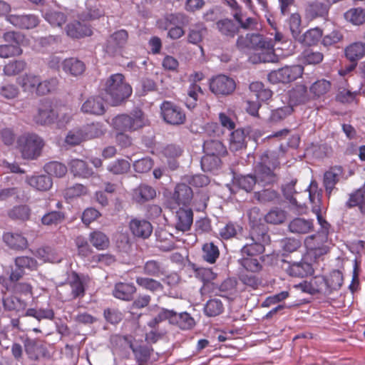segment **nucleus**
Masks as SVG:
<instances>
[{"mask_svg":"<svg viewBox=\"0 0 365 365\" xmlns=\"http://www.w3.org/2000/svg\"><path fill=\"white\" fill-rule=\"evenodd\" d=\"M279 165L277 158L265 153L261 155L260 160L255 167V175L251 174L245 175H235L232 180V192L237 189L249 192L254 186L258 184L261 186L273 185L278 180V177L274 170Z\"/></svg>","mask_w":365,"mask_h":365,"instance_id":"nucleus-1","label":"nucleus"},{"mask_svg":"<svg viewBox=\"0 0 365 365\" xmlns=\"http://www.w3.org/2000/svg\"><path fill=\"white\" fill-rule=\"evenodd\" d=\"M317 183L315 180L310 182L307 190L309 192V199L311 203L315 205L312 211L316 214L318 223L321 226V230L314 235L307 236L304 240V246L308 255L317 260L320 257L327 254L329 247L326 245L329 234V223L322 217L319 207L317 205L319 202V192L317 191Z\"/></svg>","mask_w":365,"mask_h":365,"instance_id":"nucleus-2","label":"nucleus"},{"mask_svg":"<svg viewBox=\"0 0 365 365\" xmlns=\"http://www.w3.org/2000/svg\"><path fill=\"white\" fill-rule=\"evenodd\" d=\"M237 46L240 49L249 48L257 51L256 55L251 57L253 63H269L277 61L272 40L259 34H247L246 36L238 37Z\"/></svg>","mask_w":365,"mask_h":365,"instance_id":"nucleus-3","label":"nucleus"},{"mask_svg":"<svg viewBox=\"0 0 365 365\" xmlns=\"http://www.w3.org/2000/svg\"><path fill=\"white\" fill-rule=\"evenodd\" d=\"M250 236L245 237V244L240 250L241 256H258L264 252V244L269 241V235L264 225L252 222Z\"/></svg>","mask_w":365,"mask_h":365,"instance_id":"nucleus-4","label":"nucleus"},{"mask_svg":"<svg viewBox=\"0 0 365 365\" xmlns=\"http://www.w3.org/2000/svg\"><path fill=\"white\" fill-rule=\"evenodd\" d=\"M106 101L115 106L121 103L132 93V88L124 81L120 73H115L108 78L103 86Z\"/></svg>","mask_w":365,"mask_h":365,"instance_id":"nucleus-5","label":"nucleus"},{"mask_svg":"<svg viewBox=\"0 0 365 365\" xmlns=\"http://www.w3.org/2000/svg\"><path fill=\"white\" fill-rule=\"evenodd\" d=\"M17 145L24 159L34 160L41 155L44 141L38 135L28 133L17 139Z\"/></svg>","mask_w":365,"mask_h":365,"instance_id":"nucleus-6","label":"nucleus"},{"mask_svg":"<svg viewBox=\"0 0 365 365\" xmlns=\"http://www.w3.org/2000/svg\"><path fill=\"white\" fill-rule=\"evenodd\" d=\"M203 150L205 153L201 160L202 168L212 170L217 168L220 160L219 156L224 155L227 153L225 146L217 139H207L204 141Z\"/></svg>","mask_w":365,"mask_h":365,"instance_id":"nucleus-7","label":"nucleus"},{"mask_svg":"<svg viewBox=\"0 0 365 365\" xmlns=\"http://www.w3.org/2000/svg\"><path fill=\"white\" fill-rule=\"evenodd\" d=\"M113 128L120 131H134L145 125V119L141 110H134L129 115L121 114L112 120Z\"/></svg>","mask_w":365,"mask_h":365,"instance_id":"nucleus-8","label":"nucleus"},{"mask_svg":"<svg viewBox=\"0 0 365 365\" xmlns=\"http://www.w3.org/2000/svg\"><path fill=\"white\" fill-rule=\"evenodd\" d=\"M304 71L300 65L286 66L277 71H272L268 74V80L272 83H287L302 76Z\"/></svg>","mask_w":365,"mask_h":365,"instance_id":"nucleus-9","label":"nucleus"},{"mask_svg":"<svg viewBox=\"0 0 365 365\" xmlns=\"http://www.w3.org/2000/svg\"><path fill=\"white\" fill-rule=\"evenodd\" d=\"M160 111L163 120L170 125H181L185 120L183 110L173 102L164 101L160 106Z\"/></svg>","mask_w":365,"mask_h":365,"instance_id":"nucleus-10","label":"nucleus"},{"mask_svg":"<svg viewBox=\"0 0 365 365\" xmlns=\"http://www.w3.org/2000/svg\"><path fill=\"white\" fill-rule=\"evenodd\" d=\"M56 115V108L52 103L48 100H43L41 102L33 120L39 125H51L55 123Z\"/></svg>","mask_w":365,"mask_h":365,"instance_id":"nucleus-11","label":"nucleus"},{"mask_svg":"<svg viewBox=\"0 0 365 365\" xmlns=\"http://www.w3.org/2000/svg\"><path fill=\"white\" fill-rule=\"evenodd\" d=\"M22 36L17 32H7L4 35V43L1 44V58L18 56L22 53L20 42Z\"/></svg>","mask_w":365,"mask_h":365,"instance_id":"nucleus-12","label":"nucleus"},{"mask_svg":"<svg viewBox=\"0 0 365 365\" xmlns=\"http://www.w3.org/2000/svg\"><path fill=\"white\" fill-rule=\"evenodd\" d=\"M236 88L235 81L225 75H217L210 81V91L215 95L227 96Z\"/></svg>","mask_w":365,"mask_h":365,"instance_id":"nucleus-13","label":"nucleus"},{"mask_svg":"<svg viewBox=\"0 0 365 365\" xmlns=\"http://www.w3.org/2000/svg\"><path fill=\"white\" fill-rule=\"evenodd\" d=\"M294 287L303 293L314 294L316 293L327 294L326 278L324 276H316L309 280H304L294 285Z\"/></svg>","mask_w":365,"mask_h":365,"instance_id":"nucleus-14","label":"nucleus"},{"mask_svg":"<svg viewBox=\"0 0 365 365\" xmlns=\"http://www.w3.org/2000/svg\"><path fill=\"white\" fill-rule=\"evenodd\" d=\"M16 269H13L10 279L11 281H18L25 273V270H33L37 267V262L31 257L22 256L15 259Z\"/></svg>","mask_w":365,"mask_h":365,"instance_id":"nucleus-15","label":"nucleus"},{"mask_svg":"<svg viewBox=\"0 0 365 365\" xmlns=\"http://www.w3.org/2000/svg\"><path fill=\"white\" fill-rule=\"evenodd\" d=\"M284 269L289 276L294 277H304L314 272L312 265L304 260L284 262Z\"/></svg>","mask_w":365,"mask_h":365,"instance_id":"nucleus-16","label":"nucleus"},{"mask_svg":"<svg viewBox=\"0 0 365 365\" xmlns=\"http://www.w3.org/2000/svg\"><path fill=\"white\" fill-rule=\"evenodd\" d=\"M6 20L16 27L25 29H33L39 23L38 17L33 14H9L6 16Z\"/></svg>","mask_w":365,"mask_h":365,"instance_id":"nucleus-17","label":"nucleus"},{"mask_svg":"<svg viewBox=\"0 0 365 365\" xmlns=\"http://www.w3.org/2000/svg\"><path fill=\"white\" fill-rule=\"evenodd\" d=\"M81 109L86 114L101 115L106 112L104 100L99 96H91L83 103Z\"/></svg>","mask_w":365,"mask_h":365,"instance_id":"nucleus-18","label":"nucleus"},{"mask_svg":"<svg viewBox=\"0 0 365 365\" xmlns=\"http://www.w3.org/2000/svg\"><path fill=\"white\" fill-rule=\"evenodd\" d=\"M129 228L132 234L137 237L146 239L153 232L150 222L145 219L134 218L130 221Z\"/></svg>","mask_w":365,"mask_h":365,"instance_id":"nucleus-19","label":"nucleus"},{"mask_svg":"<svg viewBox=\"0 0 365 365\" xmlns=\"http://www.w3.org/2000/svg\"><path fill=\"white\" fill-rule=\"evenodd\" d=\"M89 282V277L79 275L73 272L68 277V283L71 288V294L73 298L83 297L85 294L86 286Z\"/></svg>","mask_w":365,"mask_h":365,"instance_id":"nucleus-20","label":"nucleus"},{"mask_svg":"<svg viewBox=\"0 0 365 365\" xmlns=\"http://www.w3.org/2000/svg\"><path fill=\"white\" fill-rule=\"evenodd\" d=\"M193 222V212L190 208H180L175 215V227L178 230L188 231Z\"/></svg>","mask_w":365,"mask_h":365,"instance_id":"nucleus-21","label":"nucleus"},{"mask_svg":"<svg viewBox=\"0 0 365 365\" xmlns=\"http://www.w3.org/2000/svg\"><path fill=\"white\" fill-rule=\"evenodd\" d=\"M342 174L343 170L340 166L332 167L324 173L323 182L326 192L329 196L335 188V185L339 181Z\"/></svg>","mask_w":365,"mask_h":365,"instance_id":"nucleus-22","label":"nucleus"},{"mask_svg":"<svg viewBox=\"0 0 365 365\" xmlns=\"http://www.w3.org/2000/svg\"><path fill=\"white\" fill-rule=\"evenodd\" d=\"M166 21L175 26L169 29V37L173 39H178L184 34L182 29L178 24H183L187 21V17L185 14L180 13L170 14L166 17Z\"/></svg>","mask_w":365,"mask_h":365,"instance_id":"nucleus-23","label":"nucleus"},{"mask_svg":"<svg viewBox=\"0 0 365 365\" xmlns=\"http://www.w3.org/2000/svg\"><path fill=\"white\" fill-rule=\"evenodd\" d=\"M169 323L178 326L181 329H190L195 325V320L187 312L177 313L170 310Z\"/></svg>","mask_w":365,"mask_h":365,"instance_id":"nucleus-24","label":"nucleus"},{"mask_svg":"<svg viewBox=\"0 0 365 365\" xmlns=\"http://www.w3.org/2000/svg\"><path fill=\"white\" fill-rule=\"evenodd\" d=\"M26 182L31 187L39 191H46L49 190L53 185L51 177L47 175L26 176Z\"/></svg>","mask_w":365,"mask_h":365,"instance_id":"nucleus-25","label":"nucleus"},{"mask_svg":"<svg viewBox=\"0 0 365 365\" xmlns=\"http://www.w3.org/2000/svg\"><path fill=\"white\" fill-rule=\"evenodd\" d=\"M192 196V189L185 183H180L176 185L173 197L178 205H187Z\"/></svg>","mask_w":365,"mask_h":365,"instance_id":"nucleus-26","label":"nucleus"},{"mask_svg":"<svg viewBox=\"0 0 365 365\" xmlns=\"http://www.w3.org/2000/svg\"><path fill=\"white\" fill-rule=\"evenodd\" d=\"M289 231L296 234H307L314 230L313 220L297 217L289 225Z\"/></svg>","mask_w":365,"mask_h":365,"instance_id":"nucleus-27","label":"nucleus"},{"mask_svg":"<svg viewBox=\"0 0 365 365\" xmlns=\"http://www.w3.org/2000/svg\"><path fill=\"white\" fill-rule=\"evenodd\" d=\"M136 291V288L133 283L119 282L115 285L113 290V295L119 299L130 301Z\"/></svg>","mask_w":365,"mask_h":365,"instance_id":"nucleus-28","label":"nucleus"},{"mask_svg":"<svg viewBox=\"0 0 365 365\" xmlns=\"http://www.w3.org/2000/svg\"><path fill=\"white\" fill-rule=\"evenodd\" d=\"M86 9L85 12L79 15V19L83 21L98 19L104 14L103 10L96 0H87Z\"/></svg>","mask_w":365,"mask_h":365,"instance_id":"nucleus-29","label":"nucleus"},{"mask_svg":"<svg viewBox=\"0 0 365 365\" xmlns=\"http://www.w3.org/2000/svg\"><path fill=\"white\" fill-rule=\"evenodd\" d=\"M345 56L351 62H356L365 56V43L356 41L346 47Z\"/></svg>","mask_w":365,"mask_h":365,"instance_id":"nucleus-30","label":"nucleus"},{"mask_svg":"<svg viewBox=\"0 0 365 365\" xmlns=\"http://www.w3.org/2000/svg\"><path fill=\"white\" fill-rule=\"evenodd\" d=\"M128 32L121 29L113 33L108 39L107 51L113 52L116 48H121L125 45L128 40Z\"/></svg>","mask_w":365,"mask_h":365,"instance_id":"nucleus-31","label":"nucleus"},{"mask_svg":"<svg viewBox=\"0 0 365 365\" xmlns=\"http://www.w3.org/2000/svg\"><path fill=\"white\" fill-rule=\"evenodd\" d=\"M62 65L63 71L73 76L81 75L86 68L84 63L75 58L65 59Z\"/></svg>","mask_w":365,"mask_h":365,"instance_id":"nucleus-32","label":"nucleus"},{"mask_svg":"<svg viewBox=\"0 0 365 365\" xmlns=\"http://www.w3.org/2000/svg\"><path fill=\"white\" fill-rule=\"evenodd\" d=\"M133 195L136 202L143 203L153 199L156 195V191L150 185L141 184L133 190Z\"/></svg>","mask_w":365,"mask_h":365,"instance_id":"nucleus-33","label":"nucleus"},{"mask_svg":"<svg viewBox=\"0 0 365 365\" xmlns=\"http://www.w3.org/2000/svg\"><path fill=\"white\" fill-rule=\"evenodd\" d=\"M306 15L308 18L325 17L328 14L327 5L318 1L308 2L305 8Z\"/></svg>","mask_w":365,"mask_h":365,"instance_id":"nucleus-34","label":"nucleus"},{"mask_svg":"<svg viewBox=\"0 0 365 365\" xmlns=\"http://www.w3.org/2000/svg\"><path fill=\"white\" fill-rule=\"evenodd\" d=\"M86 140L99 138L105 134L106 128L100 122L91 123L81 127Z\"/></svg>","mask_w":365,"mask_h":365,"instance_id":"nucleus-35","label":"nucleus"},{"mask_svg":"<svg viewBox=\"0 0 365 365\" xmlns=\"http://www.w3.org/2000/svg\"><path fill=\"white\" fill-rule=\"evenodd\" d=\"M66 34L72 38H78L91 36L92 31L90 27L86 24H82L80 21H75L67 26Z\"/></svg>","mask_w":365,"mask_h":365,"instance_id":"nucleus-36","label":"nucleus"},{"mask_svg":"<svg viewBox=\"0 0 365 365\" xmlns=\"http://www.w3.org/2000/svg\"><path fill=\"white\" fill-rule=\"evenodd\" d=\"M69 166L71 172L75 176L87 178L93 174V170L82 160L73 159L70 161Z\"/></svg>","mask_w":365,"mask_h":365,"instance_id":"nucleus-37","label":"nucleus"},{"mask_svg":"<svg viewBox=\"0 0 365 365\" xmlns=\"http://www.w3.org/2000/svg\"><path fill=\"white\" fill-rule=\"evenodd\" d=\"M262 257L241 256L238 259L239 264L248 272H257L262 268Z\"/></svg>","mask_w":365,"mask_h":365,"instance_id":"nucleus-38","label":"nucleus"},{"mask_svg":"<svg viewBox=\"0 0 365 365\" xmlns=\"http://www.w3.org/2000/svg\"><path fill=\"white\" fill-rule=\"evenodd\" d=\"M4 242L11 249L23 250L27 247V240L20 234L7 232L3 236Z\"/></svg>","mask_w":365,"mask_h":365,"instance_id":"nucleus-39","label":"nucleus"},{"mask_svg":"<svg viewBox=\"0 0 365 365\" xmlns=\"http://www.w3.org/2000/svg\"><path fill=\"white\" fill-rule=\"evenodd\" d=\"M234 19L239 24L240 28L245 30H256L261 27L257 18L247 16L246 14L236 12Z\"/></svg>","mask_w":365,"mask_h":365,"instance_id":"nucleus-40","label":"nucleus"},{"mask_svg":"<svg viewBox=\"0 0 365 365\" xmlns=\"http://www.w3.org/2000/svg\"><path fill=\"white\" fill-rule=\"evenodd\" d=\"M246 148V135L244 130L232 131L230 138V148L232 151H239Z\"/></svg>","mask_w":365,"mask_h":365,"instance_id":"nucleus-41","label":"nucleus"},{"mask_svg":"<svg viewBox=\"0 0 365 365\" xmlns=\"http://www.w3.org/2000/svg\"><path fill=\"white\" fill-rule=\"evenodd\" d=\"M290 103L298 105L304 103L308 101L307 87L303 85H298L289 93Z\"/></svg>","mask_w":365,"mask_h":365,"instance_id":"nucleus-42","label":"nucleus"},{"mask_svg":"<svg viewBox=\"0 0 365 365\" xmlns=\"http://www.w3.org/2000/svg\"><path fill=\"white\" fill-rule=\"evenodd\" d=\"M143 273L146 275L160 277L165 274V269L160 262L155 260H148L143 267Z\"/></svg>","mask_w":365,"mask_h":365,"instance_id":"nucleus-43","label":"nucleus"},{"mask_svg":"<svg viewBox=\"0 0 365 365\" xmlns=\"http://www.w3.org/2000/svg\"><path fill=\"white\" fill-rule=\"evenodd\" d=\"M202 259L210 264H214L219 257L220 251L218 247L213 242L205 243L202 246Z\"/></svg>","mask_w":365,"mask_h":365,"instance_id":"nucleus-44","label":"nucleus"},{"mask_svg":"<svg viewBox=\"0 0 365 365\" xmlns=\"http://www.w3.org/2000/svg\"><path fill=\"white\" fill-rule=\"evenodd\" d=\"M9 217L14 220L26 221L31 215V209L28 205H22L14 206L9 211Z\"/></svg>","mask_w":365,"mask_h":365,"instance_id":"nucleus-45","label":"nucleus"},{"mask_svg":"<svg viewBox=\"0 0 365 365\" xmlns=\"http://www.w3.org/2000/svg\"><path fill=\"white\" fill-rule=\"evenodd\" d=\"M223 310L224 307L221 300L215 298L208 300L204 307L205 314L210 317L220 315Z\"/></svg>","mask_w":365,"mask_h":365,"instance_id":"nucleus-46","label":"nucleus"},{"mask_svg":"<svg viewBox=\"0 0 365 365\" xmlns=\"http://www.w3.org/2000/svg\"><path fill=\"white\" fill-rule=\"evenodd\" d=\"M40 83V76L32 73L25 74L19 81V84L25 91L36 92V88Z\"/></svg>","mask_w":365,"mask_h":365,"instance_id":"nucleus-47","label":"nucleus"},{"mask_svg":"<svg viewBox=\"0 0 365 365\" xmlns=\"http://www.w3.org/2000/svg\"><path fill=\"white\" fill-rule=\"evenodd\" d=\"M343 283L342 273L339 270H334L331 272L329 278L326 279L327 291L329 294L333 290L339 289Z\"/></svg>","mask_w":365,"mask_h":365,"instance_id":"nucleus-48","label":"nucleus"},{"mask_svg":"<svg viewBox=\"0 0 365 365\" xmlns=\"http://www.w3.org/2000/svg\"><path fill=\"white\" fill-rule=\"evenodd\" d=\"M44 170L48 175L61 178L67 173V168L60 162L52 161L44 165Z\"/></svg>","mask_w":365,"mask_h":365,"instance_id":"nucleus-49","label":"nucleus"},{"mask_svg":"<svg viewBox=\"0 0 365 365\" xmlns=\"http://www.w3.org/2000/svg\"><path fill=\"white\" fill-rule=\"evenodd\" d=\"M344 18L354 25L362 24L365 22V9H351L344 14Z\"/></svg>","mask_w":365,"mask_h":365,"instance_id":"nucleus-50","label":"nucleus"},{"mask_svg":"<svg viewBox=\"0 0 365 365\" xmlns=\"http://www.w3.org/2000/svg\"><path fill=\"white\" fill-rule=\"evenodd\" d=\"M130 168V163L124 159H117L110 162L107 170L114 175H122L126 173Z\"/></svg>","mask_w":365,"mask_h":365,"instance_id":"nucleus-51","label":"nucleus"},{"mask_svg":"<svg viewBox=\"0 0 365 365\" xmlns=\"http://www.w3.org/2000/svg\"><path fill=\"white\" fill-rule=\"evenodd\" d=\"M217 27L222 34L230 37H233L237 32V27L235 23L228 19L218 21Z\"/></svg>","mask_w":365,"mask_h":365,"instance_id":"nucleus-52","label":"nucleus"},{"mask_svg":"<svg viewBox=\"0 0 365 365\" xmlns=\"http://www.w3.org/2000/svg\"><path fill=\"white\" fill-rule=\"evenodd\" d=\"M136 282L139 286L152 292L163 290V285L161 283L151 278L138 277L136 278Z\"/></svg>","mask_w":365,"mask_h":365,"instance_id":"nucleus-53","label":"nucleus"},{"mask_svg":"<svg viewBox=\"0 0 365 365\" xmlns=\"http://www.w3.org/2000/svg\"><path fill=\"white\" fill-rule=\"evenodd\" d=\"M56 120L55 123L57 127L61 128L65 127L72 118V113L71 109L66 107H61L56 108Z\"/></svg>","mask_w":365,"mask_h":365,"instance_id":"nucleus-54","label":"nucleus"},{"mask_svg":"<svg viewBox=\"0 0 365 365\" xmlns=\"http://www.w3.org/2000/svg\"><path fill=\"white\" fill-rule=\"evenodd\" d=\"M65 219V214L61 211H51L41 217V222L44 225H56L61 223Z\"/></svg>","mask_w":365,"mask_h":365,"instance_id":"nucleus-55","label":"nucleus"},{"mask_svg":"<svg viewBox=\"0 0 365 365\" xmlns=\"http://www.w3.org/2000/svg\"><path fill=\"white\" fill-rule=\"evenodd\" d=\"M91 244L98 250H104L108 247L109 240L107 236L100 232L94 231L90 234Z\"/></svg>","mask_w":365,"mask_h":365,"instance_id":"nucleus-56","label":"nucleus"},{"mask_svg":"<svg viewBox=\"0 0 365 365\" xmlns=\"http://www.w3.org/2000/svg\"><path fill=\"white\" fill-rule=\"evenodd\" d=\"M44 18L53 26H61L66 21L63 13L53 10L46 11Z\"/></svg>","mask_w":365,"mask_h":365,"instance_id":"nucleus-57","label":"nucleus"},{"mask_svg":"<svg viewBox=\"0 0 365 365\" xmlns=\"http://www.w3.org/2000/svg\"><path fill=\"white\" fill-rule=\"evenodd\" d=\"M130 347L138 361L143 363L149 359L150 352L153 349L148 345L131 344Z\"/></svg>","mask_w":365,"mask_h":365,"instance_id":"nucleus-58","label":"nucleus"},{"mask_svg":"<svg viewBox=\"0 0 365 365\" xmlns=\"http://www.w3.org/2000/svg\"><path fill=\"white\" fill-rule=\"evenodd\" d=\"M322 36V31L319 28H314L308 30L302 37L299 41H302L305 45L312 46L319 41Z\"/></svg>","mask_w":365,"mask_h":365,"instance_id":"nucleus-59","label":"nucleus"},{"mask_svg":"<svg viewBox=\"0 0 365 365\" xmlns=\"http://www.w3.org/2000/svg\"><path fill=\"white\" fill-rule=\"evenodd\" d=\"M26 63L23 60L9 61L4 68L6 76H15L24 70Z\"/></svg>","mask_w":365,"mask_h":365,"instance_id":"nucleus-60","label":"nucleus"},{"mask_svg":"<svg viewBox=\"0 0 365 365\" xmlns=\"http://www.w3.org/2000/svg\"><path fill=\"white\" fill-rule=\"evenodd\" d=\"M331 88V83L325 79L318 80L310 87V91L317 97L325 95Z\"/></svg>","mask_w":365,"mask_h":365,"instance_id":"nucleus-61","label":"nucleus"},{"mask_svg":"<svg viewBox=\"0 0 365 365\" xmlns=\"http://www.w3.org/2000/svg\"><path fill=\"white\" fill-rule=\"evenodd\" d=\"M86 140L83 130L81 128H76L71 130L66 135L65 143L70 145H76L82 141Z\"/></svg>","mask_w":365,"mask_h":365,"instance_id":"nucleus-62","label":"nucleus"},{"mask_svg":"<svg viewBox=\"0 0 365 365\" xmlns=\"http://www.w3.org/2000/svg\"><path fill=\"white\" fill-rule=\"evenodd\" d=\"M301 59L306 64H317L323 60V55L319 51L307 49L301 54Z\"/></svg>","mask_w":365,"mask_h":365,"instance_id":"nucleus-63","label":"nucleus"},{"mask_svg":"<svg viewBox=\"0 0 365 365\" xmlns=\"http://www.w3.org/2000/svg\"><path fill=\"white\" fill-rule=\"evenodd\" d=\"M285 218L286 214L284 211L279 208L272 209L264 216V220L267 222L274 225L282 223Z\"/></svg>","mask_w":365,"mask_h":365,"instance_id":"nucleus-64","label":"nucleus"}]
</instances>
